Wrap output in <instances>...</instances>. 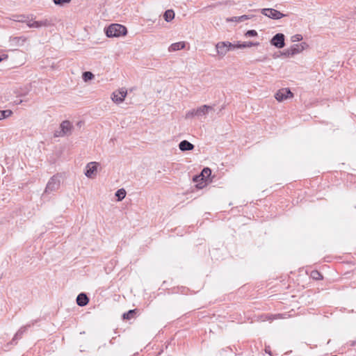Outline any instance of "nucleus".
<instances>
[{"instance_id":"nucleus-7","label":"nucleus","mask_w":356,"mask_h":356,"mask_svg":"<svg viewBox=\"0 0 356 356\" xmlns=\"http://www.w3.org/2000/svg\"><path fill=\"white\" fill-rule=\"evenodd\" d=\"M127 95V90L124 88H121L113 91L111 95V100L116 104H122Z\"/></svg>"},{"instance_id":"nucleus-11","label":"nucleus","mask_w":356,"mask_h":356,"mask_svg":"<svg viewBox=\"0 0 356 356\" xmlns=\"http://www.w3.org/2000/svg\"><path fill=\"white\" fill-rule=\"evenodd\" d=\"M284 38L283 33H277L270 40V44L277 49L283 48L285 45Z\"/></svg>"},{"instance_id":"nucleus-9","label":"nucleus","mask_w":356,"mask_h":356,"mask_svg":"<svg viewBox=\"0 0 356 356\" xmlns=\"http://www.w3.org/2000/svg\"><path fill=\"white\" fill-rule=\"evenodd\" d=\"M73 129L72 124L67 120L63 121L60 124V131L55 133L56 137H63L72 134Z\"/></svg>"},{"instance_id":"nucleus-24","label":"nucleus","mask_w":356,"mask_h":356,"mask_svg":"<svg viewBox=\"0 0 356 356\" xmlns=\"http://www.w3.org/2000/svg\"><path fill=\"white\" fill-rule=\"evenodd\" d=\"M56 5L63 6L66 3H69L71 0H53Z\"/></svg>"},{"instance_id":"nucleus-12","label":"nucleus","mask_w":356,"mask_h":356,"mask_svg":"<svg viewBox=\"0 0 356 356\" xmlns=\"http://www.w3.org/2000/svg\"><path fill=\"white\" fill-rule=\"evenodd\" d=\"M211 175V169L209 168H204L200 175L193 178V181L195 182H198L200 180H204L205 181H207Z\"/></svg>"},{"instance_id":"nucleus-8","label":"nucleus","mask_w":356,"mask_h":356,"mask_svg":"<svg viewBox=\"0 0 356 356\" xmlns=\"http://www.w3.org/2000/svg\"><path fill=\"white\" fill-rule=\"evenodd\" d=\"M232 43L230 42H219L216 44L217 55L223 58L230 50H232Z\"/></svg>"},{"instance_id":"nucleus-29","label":"nucleus","mask_w":356,"mask_h":356,"mask_svg":"<svg viewBox=\"0 0 356 356\" xmlns=\"http://www.w3.org/2000/svg\"><path fill=\"white\" fill-rule=\"evenodd\" d=\"M243 49V47H241V44H240L238 42L237 44H232V49Z\"/></svg>"},{"instance_id":"nucleus-4","label":"nucleus","mask_w":356,"mask_h":356,"mask_svg":"<svg viewBox=\"0 0 356 356\" xmlns=\"http://www.w3.org/2000/svg\"><path fill=\"white\" fill-rule=\"evenodd\" d=\"M61 182V176L58 174L50 178L44 189V193H51L59 189Z\"/></svg>"},{"instance_id":"nucleus-31","label":"nucleus","mask_w":356,"mask_h":356,"mask_svg":"<svg viewBox=\"0 0 356 356\" xmlns=\"http://www.w3.org/2000/svg\"><path fill=\"white\" fill-rule=\"evenodd\" d=\"M8 55L3 54L1 56H0V62L4 60H6L8 58Z\"/></svg>"},{"instance_id":"nucleus-13","label":"nucleus","mask_w":356,"mask_h":356,"mask_svg":"<svg viewBox=\"0 0 356 356\" xmlns=\"http://www.w3.org/2000/svg\"><path fill=\"white\" fill-rule=\"evenodd\" d=\"M26 42L24 37H15L10 40V44L13 47H22Z\"/></svg>"},{"instance_id":"nucleus-10","label":"nucleus","mask_w":356,"mask_h":356,"mask_svg":"<svg viewBox=\"0 0 356 356\" xmlns=\"http://www.w3.org/2000/svg\"><path fill=\"white\" fill-rule=\"evenodd\" d=\"M262 15L273 19H280L284 17V15L273 8H263L261 10Z\"/></svg>"},{"instance_id":"nucleus-27","label":"nucleus","mask_w":356,"mask_h":356,"mask_svg":"<svg viewBox=\"0 0 356 356\" xmlns=\"http://www.w3.org/2000/svg\"><path fill=\"white\" fill-rule=\"evenodd\" d=\"M2 113V118H6L9 116H10L13 113V112L10 110H5V111H1Z\"/></svg>"},{"instance_id":"nucleus-30","label":"nucleus","mask_w":356,"mask_h":356,"mask_svg":"<svg viewBox=\"0 0 356 356\" xmlns=\"http://www.w3.org/2000/svg\"><path fill=\"white\" fill-rule=\"evenodd\" d=\"M312 277L315 279H319V277H321V275L317 271L312 272Z\"/></svg>"},{"instance_id":"nucleus-19","label":"nucleus","mask_w":356,"mask_h":356,"mask_svg":"<svg viewBox=\"0 0 356 356\" xmlns=\"http://www.w3.org/2000/svg\"><path fill=\"white\" fill-rule=\"evenodd\" d=\"M94 77V74L90 72H85L82 74V79L85 82L92 80Z\"/></svg>"},{"instance_id":"nucleus-32","label":"nucleus","mask_w":356,"mask_h":356,"mask_svg":"<svg viewBox=\"0 0 356 356\" xmlns=\"http://www.w3.org/2000/svg\"><path fill=\"white\" fill-rule=\"evenodd\" d=\"M275 316H276V318H280V314H277V315H276Z\"/></svg>"},{"instance_id":"nucleus-5","label":"nucleus","mask_w":356,"mask_h":356,"mask_svg":"<svg viewBox=\"0 0 356 356\" xmlns=\"http://www.w3.org/2000/svg\"><path fill=\"white\" fill-rule=\"evenodd\" d=\"M100 164L98 162L92 161L88 163L84 170V175L88 179H94L96 178Z\"/></svg>"},{"instance_id":"nucleus-14","label":"nucleus","mask_w":356,"mask_h":356,"mask_svg":"<svg viewBox=\"0 0 356 356\" xmlns=\"http://www.w3.org/2000/svg\"><path fill=\"white\" fill-rule=\"evenodd\" d=\"M179 148L182 152L189 151L194 149V145L188 140H184L180 142L179 144Z\"/></svg>"},{"instance_id":"nucleus-16","label":"nucleus","mask_w":356,"mask_h":356,"mask_svg":"<svg viewBox=\"0 0 356 356\" xmlns=\"http://www.w3.org/2000/svg\"><path fill=\"white\" fill-rule=\"evenodd\" d=\"M88 298L84 293H80L76 298L77 305L83 307L86 306L88 303Z\"/></svg>"},{"instance_id":"nucleus-1","label":"nucleus","mask_w":356,"mask_h":356,"mask_svg":"<svg viewBox=\"0 0 356 356\" xmlns=\"http://www.w3.org/2000/svg\"><path fill=\"white\" fill-rule=\"evenodd\" d=\"M214 111L213 106L209 105H202L196 108L188 110L185 114L186 120H202L204 119L210 113Z\"/></svg>"},{"instance_id":"nucleus-3","label":"nucleus","mask_w":356,"mask_h":356,"mask_svg":"<svg viewBox=\"0 0 356 356\" xmlns=\"http://www.w3.org/2000/svg\"><path fill=\"white\" fill-rule=\"evenodd\" d=\"M308 48L309 44L305 42H302L300 44H293L290 47L284 49L282 53V55L287 58H291L295 55L301 54L303 51L307 49Z\"/></svg>"},{"instance_id":"nucleus-22","label":"nucleus","mask_w":356,"mask_h":356,"mask_svg":"<svg viewBox=\"0 0 356 356\" xmlns=\"http://www.w3.org/2000/svg\"><path fill=\"white\" fill-rule=\"evenodd\" d=\"M259 44V42H244L243 43H241V47L243 49L248 48L251 47H257Z\"/></svg>"},{"instance_id":"nucleus-15","label":"nucleus","mask_w":356,"mask_h":356,"mask_svg":"<svg viewBox=\"0 0 356 356\" xmlns=\"http://www.w3.org/2000/svg\"><path fill=\"white\" fill-rule=\"evenodd\" d=\"M186 47L185 42H178L172 44L169 47V51H176L184 49Z\"/></svg>"},{"instance_id":"nucleus-2","label":"nucleus","mask_w":356,"mask_h":356,"mask_svg":"<svg viewBox=\"0 0 356 356\" xmlns=\"http://www.w3.org/2000/svg\"><path fill=\"white\" fill-rule=\"evenodd\" d=\"M105 33L108 38H120L127 33V28L119 24H112L105 29Z\"/></svg>"},{"instance_id":"nucleus-18","label":"nucleus","mask_w":356,"mask_h":356,"mask_svg":"<svg viewBox=\"0 0 356 356\" xmlns=\"http://www.w3.org/2000/svg\"><path fill=\"white\" fill-rule=\"evenodd\" d=\"M163 18L167 22H171L175 18V12L171 9L167 10L164 13Z\"/></svg>"},{"instance_id":"nucleus-6","label":"nucleus","mask_w":356,"mask_h":356,"mask_svg":"<svg viewBox=\"0 0 356 356\" xmlns=\"http://www.w3.org/2000/svg\"><path fill=\"white\" fill-rule=\"evenodd\" d=\"M274 97L277 102H282L292 99L293 97V93L289 88H282L275 93Z\"/></svg>"},{"instance_id":"nucleus-26","label":"nucleus","mask_w":356,"mask_h":356,"mask_svg":"<svg viewBox=\"0 0 356 356\" xmlns=\"http://www.w3.org/2000/svg\"><path fill=\"white\" fill-rule=\"evenodd\" d=\"M246 37H255L257 35V32L255 30H249L245 33Z\"/></svg>"},{"instance_id":"nucleus-28","label":"nucleus","mask_w":356,"mask_h":356,"mask_svg":"<svg viewBox=\"0 0 356 356\" xmlns=\"http://www.w3.org/2000/svg\"><path fill=\"white\" fill-rule=\"evenodd\" d=\"M227 22H235V23H240L238 17H227L226 18Z\"/></svg>"},{"instance_id":"nucleus-17","label":"nucleus","mask_w":356,"mask_h":356,"mask_svg":"<svg viewBox=\"0 0 356 356\" xmlns=\"http://www.w3.org/2000/svg\"><path fill=\"white\" fill-rule=\"evenodd\" d=\"M27 26L29 27V28H35V29H38V28H40L42 26H47V22H39V21H33V20H30L27 22Z\"/></svg>"},{"instance_id":"nucleus-23","label":"nucleus","mask_w":356,"mask_h":356,"mask_svg":"<svg viewBox=\"0 0 356 356\" xmlns=\"http://www.w3.org/2000/svg\"><path fill=\"white\" fill-rule=\"evenodd\" d=\"M303 37L301 34H296L291 37V41L293 43L298 42L302 41Z\"/></svg>"},{"instance_id":"nucleus-25","label":"nucleus","mask_w":356,"mask_h":356,"mask_svg":"<svg viewBox=\"0 0 356 356\" xmlns=\"http://www.w3.org/2000/svg\"><path fill=\"white\" fill-rule=\"evenodd\" d=\"M252 15H243L238 17L239 22H243L245 20L252 19Z\"/></svg>"},{"instance_id":"nucleus-20","label":"nucleus","mask_w":356,"mask_h":356,"mask_svg":"<svg viewBox=\"0 0 356 356\" xmlns=\"http://www.w3.org/2000/svg\"><path fill=\"white\" fill-rule=\"evenodd\" d=\"M115 196L118 197V201L122 200L126 196V191L124 188L118 190L115 193Z\"/></svg>"},{"instance_id":"nucleus-21","label":"nucleus","mask_w":356,"mask_h":356,"mask_svg":"<svg viewBox=\"0 0 356 356\" xmlns=\"http://www.w3.org/2000/svg\"><path fill=\"white\" fill-rule=\"evenodd\" d=\"M136 309L129 310L128 312L124 313L123 314V318L127 319V320L131 319L134 317V315L136 314Z\"/></svg>"}]
</instances>
